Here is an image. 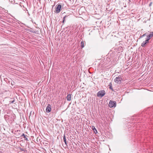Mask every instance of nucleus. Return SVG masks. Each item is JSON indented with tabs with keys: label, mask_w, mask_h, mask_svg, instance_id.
<instances>
[{
	"label": "nucleus",
	"mask_w": 153,
	"mask_h": 153,
	"mask_svg": "<svg viewBox=\"0 0 153 153\" xmlns=\"http://www.w3.org/2000/svg\"><path fill=\"white\" fill-rule=\"evenodd\" d=\"M152 2H151L150 4H149V6L150 7L152 5Z\"/></svg>",
	"instance_id": "6ab92c4d"
},
{
	"label": "nucleus",
	"mask_w": 153,
	"mask_h": 153,
	"mask_svg": "<svg viewBox=\"0 0 153 153\" xmlns=\"http://www.w3.org/2000/svg\"><path fill=\"white\" fill-rule=\"evenodd\" d=\"M1 18V17L0 16V19Z\"/></svg>",
	"instance_id": "412c9836"
},
{
	"label": "nucleus",
	"mask_w": 153,
	"mask_h": 153,
	"mask_svg": "<svg viewBox=\"0 0 153 153\" xmlns=\"http://www.w3.org/2000/svg\"><path fill=\"white\" fill-rule=\"evenodd\" d=\"M68 16H65L63 18V21H62V23H64V21H65V18L66 17Z\"/></svg>",
	"instance_id": "f3484780"
},
{
	"label": "nucleus",
	"mask_w": 153,
	"mask_h": 153,
	"mask_svg": "<svg viewBox=\"0 0 153 153\" xmlns=\"http://www.w3.org/2000/svg\"><path fill=\"white\" fill-rule=\"evenodd\" d=\"M84 42L83 41H82L81 42V46L82 48L84 47Z\"/></svg>",
	"instance_id": "2eb2a0df"
},
{
	"label": "nucleus",
	"mask_w": 153,
	"mask_h": 153,
	"mask_svg": "<svg viewBox=\"0 0 153 153\" xmlns=\"http://www.w3.org/2000/svg\"><path fill=\"white\" fill-rule=\"evenodd\" d=\"M4 117L6 122L11 123L14 121V120L16 118V116L15 114L12 113H7V114L4 115Z\"/></svg>",
	"instance_id": "f257e3e1"
},
{
	"label": "nucleus",
	"mask_w": 153,
	"mask_h": 153,
	"mask_svg": "<svg viewBox=\"0 0 153 153\" xmlns=\"http://www.w3.org/2000/svg\"><path fill=\"white\" fill-rule=\"evenodd\" d=\"M116 104V102L110 100L108 104V106L110 108H112L114 107H115Z\"/></svg>",
	"instance_id": "423d86ee"
},
{
	"label": "nucleus",
	"mask_w": 153,
	"mask_h": 153,
	"mask_svg": "<svg viewBox=\"0 0 153 153\" xmlns=\"http://www.w3.org/2000/svg\"><path fill=\"white\" fill-rule=\"evenodd\" d=\"M108 86H109V88L112 91H113V89L112 86V84L111 82L109 83V84L108 85Z\"/></svg>",
	"instance_id": "f8f14e48"
},
{
	"label": "nucleus",
	"mask_w": 153,
	"mask_h": 153,
	"mask_svg": "<svg viewBox=\"0 0 153 153\" xmlns=\"http://www.w3.org/2000/svg\"><path fill=\"white\" fill-rule=\"evenodd\" d=\"M122 80V78L121 76H119L116 77L114 80V81L116 83H120Z\"/></svg>",
	"instance_id": "39448f33"
},
{
	"label": "nucleus",
	"mask_w": 153,
	"mask_h": 153,
	"mask_svg": "<svg viewBox=\"0 0 153 153\" xmlns=\"http://www.w3.org/2000/svg\"><path fill=\"white\" fill-rule=\"evenodd\" d=\"M21 136H22L23 137V138L25 139V140L27 141L28 139L26 137V136H27L26 135H25L24 133H23L21 135Z\"/></svg>",
	"instance_id": "9b49d317"
},
{
	"label": "nucleus",
	"mask_w": 153,
	"mask_h": 153,
	"mask_svg": "<svg viewBox=\"0 0 153 153\" xmlns=\"http://www.w3.org/2000/svg\"><path fill=\"white\" fill-rule=\"evenodd\" d=\"M63 140L65 143V144L66 145H67V141H66V138H65V135L64 134V137H63Z\"/></svg>",
	"instance_id": "4468645a"
},
{
	"label": "nucleus",
	"mask_w": 153,
	"mask_h": 153,
	"mask_svg": "<svg viewBox=\"0 0 153 153\" xmlns=\"http://www.w3.org/2000/svg\"><path fill=\"white\" fill-rule=\"evenodd\" d=\"M153 36V32H150V34L147 36V38L146 39V40H147L148 41L150 39H151L152 37Z\"/></svg>",
	"instance_id": "0eeeda50"
},
{
	"label": "nucleus",
	"mask_w": 153,
	"mask_h": 153,
	"mask_svg": "<svg viewBox=\"0 0 153 153\" xmlns=\"http://www.w3.org/2000/svg\"><path fill=\"white\" fill-rule=\"evenodd\" d=\"M149 41H148L147 40H146L145 41H144L143 43L141 44V46L142 47H144L145 45H146L147 43H149Z\"/></svg>",
	"instance_id": "1a4fd4ad"
},
{
	"label": "nucleus",
	"mask_w": 153,
	"mask_h": 153,
	"mask_svg": "<svg viewBox=\"0 0 153 153\" xmlns=\"http://www.w3.org/2000/svg\"><path fill=\"white\" fill-rule=\"evenodd\" d=\"M51 106L50 104L48 105L46 109V112L47 113H49L51 111Z\"/></svg>",
	"instance_id": "6e6552de"
},
{
	"label": "nucleus",
	"mask_w": 153,
	"mask_h": 153,
	"mask_svg": "<svg viewBox=\"0 0 153 153\" xmlns=\"http://www.w3.org/2000/svg\"><path fill=\"white\" fill-rule=\"evenodd\" d=\"M92 129L95 133H96L97 132V131L94 126H92Z\"/></svg>",
	"instance_id": "ddd939ff"
},
{
	"label": "nucleus",
	"mask_w": 153,
	"mask_h": 153,
	"mask_svg": "<svg viewBox=\"0 0 153 153\" xmlns=\"http://www.w3.org/2000/svg\"><path fill=\"white\" fill-rule=\"evenodd\" d=\"M111 61V57L108 56L104 59L103 61L104 63L102 64V66H105L108 64Z\"/></svg>",
	"instance_id": "f03ea898"
},
{
	"label": "nucleus",
	"mask_w": 153,
	"mask_h": 153,
	"mask_svg": "<svg viewBox=\"0 0 153 153\" xmlns=\"http://www.w3.org/2000/svg\"><path fill=\"white\" fill-rule=\"evenodd\" d=\"M14 101H15V100H13V101H10V103H13L14 102Z\"/></svg>",
	"instance_id": "a211bd4d"
},
{
	"label": "nucleus",
	"mask_w": 153,
	"mask_h": 153,
	"mask_svg": "<svg viewBox=\"0 0 153 153\" xmlns=\"http://www.w3.org/2000/svg\"><path fill=\"white\" fill-rule=\"evenodd\" d=\"M18 5L19 6H21V5H20V4H18Z\"/></svg>",
	"instance_id": "aec40b11"
},
{
	"label": "nucleus",
	"mask_w": 153,
	"mask_h": 153,
	"mask_svg": "<svg viewBox=\"0 0 153 153\" xmlns=\"http://www.w3.org/2000/svg\"><path fill=\"white\" fill-rule=\"evenodd\" d=\"M147 36V33H146L142 35L140 37V38H142L145 36Z\"/></svg>",
	"instance_id": "dca6fc26"
},
{
	"label": "nucleus",
	"mask_w": 153,
	"mask_h": 153,
	"mask_svg": "<svg viewBox=\"0 0 153 153\" xmlns=\"http://www.w3.org/2000/svg\"><path fill=\"white\" fill-rule=\"evenodd\" d=\"M105 94V91L104 90L99 91L97 93V96L99 97H103Z\"/></svg>",
	"instance_id": "7ed1b4c3"
},
{
	"label": "nucleus",
	"mask_w": 153,
	"mask_h": 153,
	"mask_svg": "<svg viewBox=\"0 0 153 153\" xmlns=\"http://www.w3.org/2000/svg\"><path fill=\"white\" fill-rule=\"evenodd\" d=\"M61 7V5L60 4H59L57 6H56V9L54 12L56 13H59L60 11Z\"/></svg>",
	"instance_id": "20e7f679"
},
{
	"label": "nucleus",
	"mask_w": 153,
	"mask_h": 153,
	"mask_svg": "<svg viewBox=\"0 0 153 153\" xmlns=\"http://www.w3.org/2000/svg\"><path fill=\"white\" fill-rule=\"evenodd\" d=\"M67 100L68 101H70L71 99V95L70 94H69L68 95L67 97Z\"/></svg>",
	"instance_id": "9d476101"
}]
</instances>
